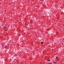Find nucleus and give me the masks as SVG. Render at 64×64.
<instances>
[{
	"label": "nucleus",
	"mask_w": 64,
	"mask_h": 64,
	"mask_svg": "<svg viewBox=\"0 0 64 64\" xmlns=\"http://www.w3.org/2000/svg\"><path fill=\"white\" fill-rule=\"evenodd\" d=\"M6 28V27L5 26H4V27L3 28V29H5V28Z\"/></svg>",
	"instance_id": "obj_1"
},
{
	"label": "nucleus",
	"mask_w": 64,
	"mask_h": 64,
	"mask_svg": "<svg viewBox=\"0 0 64 64\" xmlns=\"http://www.w3.org/2000/svg\"><path fill=\"white\" fill-rule=\"evenodd\" d=\"M50 60H47V61H48V62H49L50 61Z\"/></svg>",
	"instance_id": "obj_2"
},
{
	"label": "nucleus",
	"mask_w": 64,
	"mask_h": 64,
	"mask_svg": "<svg viewBox=\"0 0 64 64\" xmlns=\"http://www.w3.org/2000/svg\"><path fill=\"white\" fill-rule=\"evenodd\" d=\"M41 43L42 44H43V42H42Z\"/></svg>",
	"instance_id": "obj_3"
},
{
	"label": "nucleus",
	"mask_w": 64,
	"mask_h": 64,
	"mask_svg": "<svg viewBox=\"0 0 64 64\" xmlns=\"http://www.w3.org/2000/svg\"><path fill=\"white\" fill-rule=\"evenodd\" d=\"M54 63H56V62H54Z\"/></svg>",
	"instance_id": "obj_4"
},
{
	"label": "nucleus",
	"mask_w": 64,
	"mask_h": 64,
	"mask_svg": "<svg viewBox=\"0 0 64 64\" xmlns=\"http://www.w3.org/2000/svg\"><path fill=\"white\" fill-rule=\"evenodd\" d=\"M3 45H4V44H3L2 45V46H3Z\"/></svg>",
	"instance_id": "obj_5"
},
{
	"label": "nucleus",
	"mask_w": 64,
	"mask_h": 64,
	"mask_svg": "<svg viewBox=\"0 0 64 64\" xmlns=\"http://www.w3.org/2000/svg\"><path fill=\"white\" fill-rule=\"evenodd\" d=\"M56 58H57V56H56Z\"/></svg>",
	"instance_id": "obj_6"
}]
</instances>
